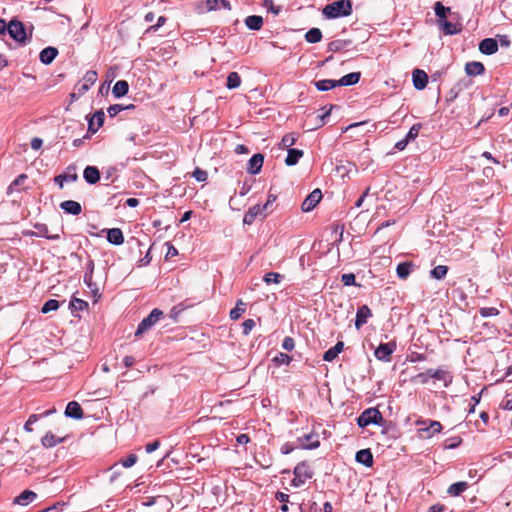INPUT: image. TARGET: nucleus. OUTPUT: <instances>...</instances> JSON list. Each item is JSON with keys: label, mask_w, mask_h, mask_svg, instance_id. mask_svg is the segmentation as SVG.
Returning a JSON list of instances; mask_svg holds the SVG:
<instances>
[{"label": "nucleus", "mask_w": 512, "mask_h": 512, "mask_svg": "<svg viewBox=\"0 0 512 512\" xmlns=\"http://www.w3.org/2000/svg\"><path fill=\"white\" fill-rule=\"evenodd\" d=\"M160 446V442L159 440H155L151 443H148L146 446H145V451L147 453H152L154 452L155 450H157Z\"/></svg>", "instance_id": "obj_64"}, {"label": "nucleus", "mask_w": 512, "mask_h": 512, "mask_svg": "<svg viewBox=\"0 0 512 512\" xmlns=\"http://www.w3.org/2000/svg\"><path fill=\"white\" fill-rule=\"evenodd\" d=\"M83 177L87 183L95 184L100 180V172L98 168L94 166H87L84 169Z\"/></svg>", "instance_id": "obj_26"}, {"label": "nucleus", "mask_w": 512, "mask_h": 512, "mask_svg": "<svg viewBox=\"0 0 512 512\" xmlns=\"http://www.w3.org/2000/svg\"><path fill=\"white\" fill-rule=\"evenodd\" d=\"M372 316V312L367 305H362L358 308L355 319V327L360 329L364 324L367 323V320Z\"/></svg>", "instance_id": "obj_12"}, {"label": "nucleus", "mask_w": 512, "mask_h": 512, "mask_svg": "<svg viewBox=\"0 0 512 512\" xmlns=\"http://www.w3.org/2000/svg\"><path fill=\"white\" fill-rule=\"evenodd\" d=\"M193 177L198 181V182H204L207 180V177H208V174L206 171L200 169V168H196L193 172Z\"/></svg>", "instance_id": "obj_58"}, {"label": "nucleus", "mask_w": 512, "mask_h": 512, "mask_svg": "<svg viewBox=\"0 0 512 512\" xmlns=\"http://www.w3.org/2000/svg\"><path fill=\"white\" fill-rule=\"evenodd\" d=\"M243 334L248 335L255 327V321L253 319H247L243 322Z\"/></svg>", "instance_id": "obj_62"}, {"label": "nucleus", "mask_w": 512, "mask_h": 512, "mask_svg": "<svg viewBox=\"0 0 512 512\" xmlns=\"http://www.w3.org/2000/svg\"><path fill=\"white\" fill-rule=\"evenodd\" d=\"M241 84V78L237 72H230L227 76L226 87L228 89H236Z\"/></svg>", "instance_id": "obj_41"}, {"label": "nucleus", "mask_w": 512, "mask_h": 512, "mask_svg": "<svg viewBox=\"0 0 512 512\" xmlns=\"http://www.w3.org/2000/svg\"><path fill=\"white\" fill-rule=\"evenodd\" d=\"M485 71L484 65L478 61H471L466 63L465 72L468 76L482 75Z\"/></svg>", "instance_id": "obj_24"}, {"label": "nucleus", "mask_w": 512, "mask_h": 512, "mask_svg": "<svg viewBox=\"0 0 512 512\" xmlns=\"http://www.w3.org/2000/svg\"><path fill=\"white\" fill-rule=\"evenodd\" d=\"M54 410H47L44 413L38 415V414H31L27 420L28 425H32L36 423L41 417L50 415Z\"/></svg>", "instance_id": "obj_59"}, {"label": "nucleus", "mask_w": 512, "mask_h": 512, "mask_svg": "<svg viewBox=\"0 0 512 512\" xmlns=\"http://www.w3.org/2000/svg\"><path fill=\"white\" fill-rule=\"evenodd\" d=\"M98 75L97 72L94 70H89L85 73L82 82L78 88V91L83 94L87 92L91 86L95 84L97 81Z\"/></svg>", "instance_id": "obj_11"}, {"label": "nucleus", "mask_w": 512, "mask_h": 512, "mask_svg": "<svg viewBox=\"0 0 512 512\" xmlns=\"http://www.w3.org/2000/svg\"><path fill=\"white\" fill-rule=\"evenodd\" d=\"M499 311L495 307H483L480 309V314L483 317H491L498 315Z\"/></svg>", "instance_id": "obj_56"}, {"label": "nucleus", "mask_w": 512, "mask_h": 512, "mask_svg": "<svg viewBox=\"0 0 512 512\" xmlns=\"http://www.w3.org/2000/svg\"><path fill=\"white\" fill-rule=\"evenodd\" d=\"M467 488H468L467 482H464V481L456 482V483H453L452 485H450V487L448 488V494L451 496H458L461 493H463Z\"/></svg>", "instance_id": "obj_37"}, {"label": "nucleus", "mask_w": 512, "mask_h": 512, "mask_svg": "<svg viewBox=\"0 0 512 512\" xmlns=\"http://www.w3.org/2000/svg\"><path fill=\"white\" fill-rule=\"evenodd\" d=\"M344 343L342 341H338L335 346L328 349L324 355L323 360L327 362H331L343 351Z\"/></svg>", "instance_id": "obj_28"}, {"label": "nucleus", "mask_w": 512, "mask_h": 512, "mask_svg": "<svg viewBox=\"0 0 512 512\" xmlns=\"http://www.w3.org/2000/svg\"><path fill=\"white\" fill-rule=\"evenodd\" d=\"M355 459L358 463L363 464L366 467L373 465V455L370 449H362L356 453Z\"/></svg>", "instance_id": "obj_25"}, {"label": "nucleus", "mask_w": 512, "mask_h": 512, "mask_svg": "<svg viewBox=\"0 0 512 512\" xmlns=\"http://www.w3.org/2000/svg\"><path fill=\"white\" fill-rule=\"evenodd\" d=\"M383 417L380 411L376 408H368L364 410L357 418L359 427H366L370 424H379Z\"/></svg>", "instance_id": "obj_3"}, {"label": "nucleus", "mask_w": 512, "mask_h": 512, "mask_svg": "<svg viewBox=\"0 0 512 512\" xmlns=\"http://www.w3.org/2000/svg\"><path fill=\"white\" fill-rule=\"evenodd\" d=\"M322 39V32L319 28H311L305 34V40L308 43H318Z\"/></svg>", "instance_id": "obj_40"}, {"label": "nucleus", "mask_w": 512, "mask_h": 512, "mask_svg": "<svg viewBox=\"0 0 512 512\" xmlns=\"http://www.w3.org/2000/svg\"><path fill=\"white\" fill-rule=\"evenodd\" d=\"M60 208L67 214L79 215L82 207L79 202L74 200H66L60 203Z\"/></svg>", "instance_id": "obj_19"}, {"label": "nucleus", "mask_w": 512, "mask_h": 512, "mask_svg": "<svg viewBox=\"0 0 512 512\" xmlns=\"http://www.w3.org/2000/svg\"><path fill=\"white\" fill-rule=\"evenodd\" d=\"M352 13L351 0H337L323 9V15L328 19L349 16Z\"/></svg>", "instance_id": "obj_1"}, {"label": "nucleus", "mask_w": 512, "mask_h": 512, "mask_svg": "<svg viewBox=\"0 0 512 512\" xmlns=\"http://www.w3.org/2000/svg\"><path fill=\"white\" fill-rule=\"evenodd\" d=\"M320 441L317 433L311 432L297 438V447L302 449H315L319 447Z\"/></svg>", "instance_id": "obj_7"}, {"label": "nucleus", "mask_w": 512, "mask_h": 512, "mask_svg": "<svg viewBox=\"0 0 512 512\" xmlns=\"http://www.w3.org/2000/svg\"><path fill=\"white\" fill-rule=\"evenodd\" d=\"M421 129V124H414L410 130L408 131L407 135H406V139L410 142L411 140H414L417 136H418V133H419V130Z\"/></svg>", "instance_id": "obj_54"}, {"label": "nucleus", "mask_w": 512, "mask_h": 512, "mask_svg": "<svg viewBox=\"0 0 512 512\" xmlns=\"http://www.w3.org/2000/svg\"><path fill=\"white\" fill-rule=\"evenodd\" d=\"M438 24L445 35H455L461 31L460 25L447 21L446 19L438 20Z\"/></svg>", "instance_id": "obj_22"}, {"label": "nucleus", "mask_w": 512, "mask_h": 512, "mask_svg": "<svg viewBox=\"0 0 512 512\" xmlns=\"http://www.w3.org/2000/svg\"><path fill=\"white\" fill-rule=\"evenodd\" d=\"M89 267H90V270L88 272H86L84 275V283L90 289L91 293L94 296H96L98 293V287H97L96 283H94L92 280V274H93V269H94L93 262H90Z\"/></svg>", "instance_id": "obj_33"}, {"label": "nucleus", "mask_w": 512, "mask_h": 512, "mask_svg": "<svg viewBox=\"0 0 512 512\" xmlns=\"http://www.w3.org/2000/svg\"><path fill=\"white\" fill-rule=\"evenodd\" d=\"M205 5H206L207 11L218 10L221 8H224L227 10L231 9L230 2L227 0H206Z\"/></svg>", "instance_id": "obj_30"}, {"label": "nucleus", "mask_w": 512, "mask_h": 512, "mask_svg": "<svg viewBox=\"0 0 512 512\" xmlns=\"http://www.w3.org/2000/svg\"><path fill=\"white\" fill-rule=\"evenodd\" d=\"M107 233V241L113 245H121L124 242L123 232L120 228H110L105 230Z\"/></svg>", "instance_id": "obj_18"}, {"label": "nucleus", "mask_w": 512, "mask_h": 512, "mask_svg": "<svg viewBox=\"0 0 512 512\" xmlns=\"http://www.w3.org/2000/svg\"><path fill=\"white\" fill-rule=\"evenodd\" d=\"M266 217L267 213H264L263 208L260 204H256L248 209L243 218L245 225H251L257 217Z\"/></svg>", "instance_id": "obj_10"}, {"label": "nucleus", "mask_w": 512, "mask_h": 512, "mask_svg": "<svg viewBox=\"0 0 512 512\" xmlns=\"http://www.w3.org/2000/svg\"><path fill=\"white\" fill-rule=\"evenodd\" d=\"M432 379L442 381L444 387H448L452 383V375L445 369H430Z\"/></svg>", "instance_id": "obj_14"}, {"label": "nucleus", "mask_w": 512, "mask_h": 512, "mask_svg": "<svg viewBox=\"0 0 512 512\" xmlns=\"http://www.w3.org/2000/svg\"><path fill=\"white\" fill-rule=\"evenodd\" d=\"M246 304L240 299L236 303V307L230 311V318L232 320H237L241 317V315L245 312Z\"/></svg>", "instance_id": "obj_42"}, {"label": "nucleus", "mask_w": 512, "mask_h": 512, "mask_svg": "<svg viewBox=\"0 0 512 512\" xmlns=\"http://www.w3.org/2000/svg\"><path fill=\"white\" fill-rule=\"evenodd\" d=\"M315 86L319 91H328L338 86L337 80L324 79L315 82Z\"/></svg>", "instance_id": "obj_38"}, {"label": "nucleus", "mask_w": 512, "mask_h": 512, "mask_svg": "<svg viewBox=\"0 0 512 512\" xmlns=\"http://www.w3.org/2000/svg\"><path fill=\"white\" fill-rule=\"evenodd\" d=\"M448 272V267L445 266V265H438L436 267H434L431 271H430V274H431V277L437 279V280H440V279H443L446 274Z\"/></svg>", "instance_id": "obj_43"}, {"label": "nucleus", "mask_w": 512, "mask_h": 512, "mask_svg": "<svg viewBox=\"0 0 512 512\" xmlns=\"http://www.w3.org/2000/svg\"><path fill=\"white\" fill-rule=\"evenodd\" d=\"M264 157L262 154H254L248 161L247 171L250 174H258L263 166Z\"/></svg>", "instance_id": "obj_17"}, {"label": "nucleus", "mask_w": 512, "mask_h": 512, "mask_svg": "<svg viewBox=\"0 0 512 512\" xmlns=\"http://www.w3.org/2000/svg\"><path fill=\"white\" fill-rule=\"evenodd\" d=\"M460 443H461V439L459 437H453V438L447 439L444 442V448L445 449H453V448L458 447L460 445Z\"/></svg>", "instance_id": "obj_57"}, {"label": "nucleus", "mask_w": 512, "mask_h": 512, "mask_svg": "<svg viewBox=\"0 0 512 512\" xmlns=\"http://www.w3.org/2000/svg\"><path fill=\"white\" fill-rule=\"evenodd\" d=\"M276 201V196L270 194L267 198V201L264 205H261V208H263L264 213L270 212V207L273 205V203Z\"/></svg>", "instance_id": "obj_63"}, {"label": "nucleus", "mask_w": 512, "mask_h": 512, "mask_svg": "<svg viewBox=\"0 0 512 512\" xmlns=\"http://www.w3.org/2000/svg\"><path fill=\"white\" fill-rule=\"evenodd\" d=\"M37 498V494L31 490H24L17 497L14 498L13 504L20 506H27Z\"/></svg>", "instance_id": "obj_13"}, {"label": "nucleus", "mask_w": 512, "mask_h": 512, "mask_svg": "<svg viewBox=\"0 0 512 512\" xmlns=\"http://www.w3.org/2000/svg\"><path fill=\"white\" fill-rule=\"evenodd\" d=\"M428 423V426L422 427L418 430L419 436L421 438H431L437 433H440L442 430V425L439 421L435 420H418L417 425H426Z\"/></svg>", "instance_id": "obj_4"}, {"label": "nucleus", "mask_w": 512, "mask_h": 512, "mask_svg": "<svg viewBox=\"0 0 512 512\" xmlns=\"http://www.w3.org/2000/svg\"><path fill=\"white\" fill-rule=\"evenodd\" d=\"M87 307H88V303L82 299L74 297L70 301V308L72 310L83 311V310L87 309Z\"/></svg>", "instance_id": "obj_49"}, {"label": "nucleus", "mask_w": 512, "mask_h": 512, "mask_svg": "<svg viewBox=\"0 0 512 512\" xmlns=\"http://www.w3.org/2000/svg\"><path fill=\"white\" fill-rule=\"evenodd\" d=\"M356 277L353 273H345L341 276V281L345 286L356 285Z\"/></svg>", "instance_id": "obj_55"}, {"label": "nucleus", "mask_w": 512, "mask_h": 512, "mask_svg": "<svg viewBox=\"0 0 512 512\" xmlns=\"http://www.w3.org/2000/svg\"><path fill=\"white\" fill-rule=\"evenodd\" d=\"M432 379L431 377V370L428 369L425 372L419 373L416 376L412 378V381L415 383H419L422 385L428 384L429 380Z\"/></svg>", "instance_id": "obj_45"}, {"label": "nucleus", "mask_w": 512, "mask_h": 512, "mask_svg": "<svg viewBox=\"0 0 512 512\" xmlns=\"http://www.w3.org/2000/svg\"><path fill=\"white\" fill-rule=\"evenodd\" d=\"M133 108H134L133 104H130L128 106H124L122 104H114V105L109 106L107 112H108L110 117H115L121 111H123L125 109H133Z\"/></svg>", "instance_id": "obj_44"}, {"label": "nucleus", "mask_w": 512, "mask_h": 512, "mask_svg": "<svg viewBox=\"0 0 512 512\" xmlns=\"http://www.w3.org/2000/svg\"><path fill=\"white\" fill-rule=\"evenodd\" d=\"M163 316V312L160 309H153L151 313L145 317L138 325L135 332V336H141L146 331L151 329Z\"/></svg>", "instance_id": "obj_2"}, {"label": "nucleus", "mask_w": 512, "mask_h": 512, "mask_svg": "<svg viewBox=\"0 0 512 512\" xmlns=\"http://www.w3.org/2000/svg\"><path fill=\"white\" fill-rule=\"evenodd\" d=\"M396 349V344L394 342H388V343H381L376 349H375V357L378 360L388 362L390 361V356Z\"/></svg>", "instance_id": "obj_8"}, {"label": "nucleus", "mask_w": 512, "mask_h": 512, "mask_svg": "<svg viewBox=\"0 0 512 512\" xmlns=\"http://www.w3.org/2000/svg\"><path fill=\"white\" fill-rule=\"evenodd\" d=\"M479 50L486 55L494 54L498 50V43L493 38H485L480 42Z\"/></svg>", "instance_id": "obj_15"}, {"label": "nucleus", "mask_w": 512, "mask_h": 512, "mask_svg": "<svg viewBox=\"0 0 512 512\" xmlns=\"http://www.w3.org/2000/svg\"><path fill=\"white\" fill-rule=\"evenodd\" d=\"M360 72H352L344 75L340 80H337L338 86H351L355 85L360 80Z\"/></svg>", "instance_id": "obj_29"}, {"label": "nucleus", "mask_w": 512, "mask_h": 512, "mask_svg": "<svg viewBox=\"0 0 512 512\" xmlns=\"http://www.w3.org/2000/svg\"><path fill=\"white\" fill-rule=\"evenodd\" d=\"M59 301L55 299H50L44 303L42 306L41 312L42 313H49L51 311H56L59 308Z\"/></svg>", "instance_id": "obj_50"}, {"label": "nucleus", "mask_w": 512, "mask_h": 512, "mask_svg": "<svg viewBox=\"0 0 512 512\" xmlns=\"http://www.w3.org/2000/svg\"><path fill=\"white\" fill-rule=\"evenodd\" d=\"M63 438L55 436L52 432H47L42 438L41 443L46 448H52L57 444L61 443Z\"/></svg>", "instance_id": "obj_36"}, {"label": "nucleus", "mask_w": 512, "mask_h": 512, "mask_svg": "<svg viewBox=\"0 0 512 512\" xmlns=\"http://www.w3.org/2000/svg\"><path fill=\"white\" fill-rule=\"evenodd\" d=\"M245 25L251 30L258 31L263 26V18L258 15L248 16L245 19Z\"/></svg>", "instance_id": "obj_32"}, {"label": "nucleus", "mask_w": 512, "mask_h": 512, "mask_svg": "<svg viewBox=\"0 0 512 512\" xmlns=\"http://www.w3.org/2000/svg\"><path fill=\"white\" fill-rule=\"evenodd\" d=\"M294 347H295L294 339L289 336L285 337L282 342V348L287 351H292L294 349Z\"/></svg>", "instance_id": "obj_61"}, {"label": "nucleus", "mask_w": 512, "mask_h": 512, "mask_svg": "<svg viewBox=\"0 0 512 512\" xmlns=\"http://www.w3.org/2000/svg\"><path fill=\"white\" fill-rule=\"evenodd\" d=\"M34 228L36 237H43L49 240H58L60 238L58 234H49V230L46 224L36 223Z\"/></svg>", "instance_id": "obj_27"}, {"label": "nucleus", "mask_w": 512, "mask_h": 512, "mask_svg": "<svg viewBox=\"0 0 512 512\" xmlns=\"http://www.w3.org/2000/svg\"><path fill=\"white\" fill-rule=\"evenodd\" d=\"M7 32L13 40L19 43H24L27 38L24 25L18 20H11L9 22Z\"/></svg>", "instance_id": "obj_6"}, {"label": "nucleus", "mask_w": 512, "mask_h": 512, "mask_svg": "<svg viewBox=\"0 0 512 512\" xmlns=\"http://www.w3.org/2000/svg\"><path fill=\"white\" fill-rule=\"evenodd\" d=\"M413 85L417 90H422L427 86L428 76L420 69H415L412 74Z\"/></svg>", "instance_id": "obj_16"}, {"label": "nucleus", "mask_w": 512, "mask_h": 512, "mask_svg": "<svg viewBox=\"0 0 512 512\" xmlns=\"http://www.w3.org/2000/svg\"><path fill=\"white\" fill-rule=\"evenodd\" d=\"M294 479L293 485L298 487L302 485L307 479H310L313 475L309 465L306 462H300L294 468Z\"/></svg>", "instance_id": "obj_5"}, {"label": "nucleus", "mask_w": 512, "mask_h": 512, "mask_svg": "<svg viewBox=\"0 0 512 512\" xmlns=\"http://www.w3.org/2000/svg\"><path fill=\"white\" fill-rule=\"evenodd\" d=\"M137 455L136 454H130L125 459H121L120 463L124 468H130L137 462Z\"/></svg>", "instance_id": "obj_53"}, {"label": "nucleus", "mask_w": 512, "mask_h": 512, "mask_svg": "<svg viewBox=\"0 0 512 512\" xmlns=\"http://www.w3.org/2000/svg\"><path fill=\"white\" fill-rule=\"evenodd\" d=\"M105 115L103 111H97L89 119L88 129L92 133H95L104 123Z\"/></svg>", "instance_id": "obj_21"}, {"label": "nucleus", "mask_w": 512, "mask_h": 512, "mask_svg": "<svg viewBox=\"0 0 512 512\" xmlns=\"http://www.w3.org/2000/svg\"><path fill=\"white\" fill-rule=\"evenodd\" d=\"M434 11L439 20H445L447 12L450 11V8L445 7L441 2H436Z\"/></svg>", "instance_id": "obj_48"}, {"label": "nucleus", "mask_w": 512, "mask_h": 512, "mask_svg": "<svg viewBox=\"0 0 512 512\" xmlns=\"http://www.w3.org/2000/svg\"><path fill=\"white\" fill-rule=\"evenodd\" d=\"M500 408L503 409V410H507V411H510L512 410V397L507 394L501 401L500 403Z\"/></svg>", "instance_id": "obj_60"}, {"label": "nucleus", "mask_w": 512, "mask_h": 512, "mask_svg": "<svg viewBox=\"0 0 512 512\" xmlns=\"http://www.w3.org/2000/svg\"><path fill=\"white\" fill-rule=\"evenodd\" d=\"M303 156V151L290 148L287 150V157L285 163L287 166H293L298 163L299 159Z\"/></svg>", "instance_id": "obj_31"}, {"label": "nucleus", "mask_w": 512, "mask_h": 512, "mask_svg": "<svg viewBox=\"0 0 512 512\" xmlns=\"http://www.w3.org/2000/svg\"><path fill=\"white\" fill-rule=\"evenodd\" d=\"M263 6L266 9H268L271 13H273L274 15H278L281 12V10H282L281 6H275L274 5L273 0H264L263 1Z\"/></svg>", "instance_id": "obj_52"}, {"label": "nucleus", "mask_w": 512, "mask_h": 512, "mask_svg": "<svg viewBox=\"0 0 512 512\" xmlns=\"http://www.w3.org/2000/svg\"><path fill=\"white\" fill-rule=\"evenodd\" d=\"M322 199V192L320 189L313 190L303 201L301 208L303 212L312 211Z\"/></svg>", "instance_id": "obj_9"}, {"label": "nucleus", "mask_w": 512, "mask_h": 512, "mask_svg": "<svg viewBox=\"0 0 512 512\" xmlns=\"http://www.w3.org/2000/svg\"><path fill=\"white\" fill-rule=\"evenodd\" d=\"M296 140H297V137L294 133L286 134L283 136L280 146L283 149H285V148L290 149L291 146L295 144Z\"/></svg>", "instance_id": "obj_46"}, {"label": "nucleus", "mask_w": 512, "mask_h": 512, "mask_svg": "<svg viewBox=\"0 0 512 512\" xmlns=\"http://www.w3.org/2000/svg\"><path fill=\"white\" fill-rule=\"evenodd\" d=\"M273 361L277 364V365H288L290 362H291V357L288 356L287 354L285 353H278Z\"/></svg>", "instance_id": "obj_51"}, {"label": "nucleus", "mask_w": 512, "mask_h": 512, "mask_svg": "<svg viewBox=\"0 0 512 512\" xmlns=\"http://www.w3.org/2000/svg\"><path fill=\"white\" fill-rule=\"evenodd\" d=\"M78 178L77 173L75 172L74 167H68L67 171L55 177V181H66V182H74Z\"/></svg>", "instance_id": "obj_39"}, {"label": "nucleus", "mask_w": 512, "mask_h": 512, "mask_svg": "<svg viewBox=\"0 0 512 512\" xmlns=\"http://www.w3.org/2000/svg\"><path fill=\"white\" fill-rule=\"evenodd\" d=\"M412 262H402L397 265L396 273L400 279H406L413 270Z\"/></svg>", "instance_id": "obj_34"}, {"label": "nucleus", "mask_w": 512, "mask_h": 512, "mask_svg": "<svg viewBox=\"0 0 512 512\" xmlns=\"http://www.w3.org/2000/svg\"><path fill=\"white\" fill-rule=\"evenodd\" d=\"M65 415L70 418L81 419L83 418V410L78 402L71 401L66 406Z\"/></svg>", "instance_id": "obj_20"}, {"label": "nucleus", "mask_w": 512, "mask_h": 512, "mask_svg": "<svg viewBox=\"0 0 512 512\" xmlns=\"http://www.w3.org/2000/svg\"><path fill=\"white\" fill-rule=\"evenodd\" d=\"M283 279V275L279 274V273H276V272H270V273H266L263 277V281L266 283V284H278L281 282V280Z\"/></svg>", "instance_id": "obj_47"}, {"label": "nucleus", "mask_w": 512, "mask_h": 512, "mask_svg": "<svg viewBox=\"0 0 512 512\" xmlns=\"http://www.w3.org/2000/svg\"><path fill=\"white\" fill-rule=\"evenodd\" d=\"M58 55V50L55 47H46L44 48L39 55V59L43 64H51L53 60Z\"/></svg>", "instance_id": "obj_23"}, {"label": "nucleus", "mask_w": 512, "mask_h": 512, "mask_svg": "<svg viewBox=\"0 0 512 512\" xmlns=\"http://www.w3.org/2000/svg\"><path fill=\"white\" fill-rule=\"evenodd\" d=\"M129 85L125 80H119L115 83L112 93L116 98H120L128 93Z\"/></svg>", "instance_id": "obj_35"}]
</instances>
